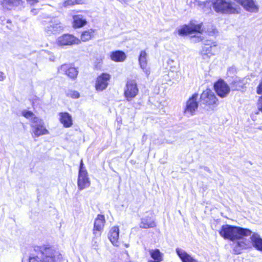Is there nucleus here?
Wrapping results in <instances>:
<instances>
[{
	"instance_id": "ea45409f",
	"label": "nucleus",
	"mask_w": 262,
	"mask_h": 262,
	"mask_svg": "<svg viewBox=\"0 0 262 262\" xmlns=\"http://www.w3.org/2000/svg\"><path fill=\"white\" fill-rule=\"evenodd\" d=\"M7 27L10 28V27L8 26H7Z\"/></svg>"
},
{
	"instance_id": "c85d7f7f",
	"label": "nucleus",
	"mask_w": 262,
	"mask_h": 262,
	"mask_svg": "<svg viewBox=\"0 0 262 262\" xmlns=\"http://www.w3.org/2000/svg\"><path fill=\"white\" fill-rule=\"evenodd\" d=\"M85 2V0H67L64 3V6H73L74 5H79L84 4Z\"/></svg>"
},
{
	"instance_id": "9b49d317",
	"label": "nucleus",
	"mask_w": 262,
	"mask_h": 262,
	"mask_svg": "<svg viewBox=\"0 0 262 262\" xmlns=\"http://www.w3.org/2000/svg\"><path fill=\"white\" fill-rule=\"evenodd\" d=\"M202 25H184L178 29L179 35L184 36L187 34H191L194 32L201 33Z\"/></svg>"
},
{
	"instance_id": "39448f33",
	"label": "nucleus",
	"mask_w": 262,
	"mask_h": 262,
	"mask_svg": "<svg viewBox=\"0 0 262 262\" xmlns=\"http://www.w3.org/2000/svg\"><path fill=\"white\" fill-rule=\"evenodd\" d=\"M31 127L33 137H38L49 134L45 126L43 121L38 117L33 118L31 123Z\"/></svg>"
},
{
	"instance_id": "473e14b6",
	"label": "nucleus",
	"mask_w": 262,
	"mask_h": 262,
	"mask_svg": "<svg viewBox=\"0 0 262 262\" xmlns=\"http://www.w3.org/2000/svg\"><path fill=\"white\" fill-rule=\"evenodd\" d=\"M237 245L239 247L246 249L249 247L250 243L249 242L246 243L244 241V239H243L242 241L237 242Z\"/></svg>"
},
{
	"instance_id": "4c0bfd02",
	"label": "nucleus",
	"mask_w": 262,
	"mask_h": 262,
	"mask_svg": "<svg viewBox=\"0 0 262 262\" xmlns=\"http://www.w3.org/2000/svg\"><path fill=\"white\" fill-rule=\"evenodd\" d=\"M148 262H159V261H155L153 260H149Z\"/></svg>"
},
{
	"instance_id": "c756f323",
	"label": "nucleus",
	"mask_w": 262,
	"mask_h": 262,
	"mask_svg": "<svg viewBox=\"0 0 262 262\" xmlns=\"http://www.w3.org/2000/svg\"><path fill=\"white\" fill-rule=\"evenodd\" d=\"M67 97H71L73 99L78 98L80 96L79 93L74 90H69L66 92Z\"/></svg>"
},
{
	"instance_id": "f8f14e48",
	"label": "nucleus",
	"mask_w": 262,
	"mask_h": 262,
	"mask_svg": "<svg viewBox=\"0 0 262 262\" xmlns=\"http://www.w3.org/2000/svg\"><path fill=\"white\" fill-rule=\"evenodd\" d=\"M214 87L217 95L222 98L226 97L230 91L229 86L223 80L217 81Z\"/></svg>"
},
{
	"instance_id": "20e7f679",
	"label": "nucleus",
	"mask_w": 262,
	"mask_h": 262,
	"mask_svg": "<svg viewBox=\"0 0 262 262\" xmlns=\"http://www.w3.org/2000/svg\"><path fill=\"white\" fill-rule=\"evenodd\" d=\"M213 8L217 12L227 13H238L237 9L228 0H215L212 2Z\"/></svg>"
},
{
	"instance_id": "7ed1b4c3",
	"label": "nucleus",
	"mask_w": 262,
	"mask_h": 262,
	"mask_svg": "<svg viewBox=\"0 0 262 262\" xmlns=\"http://www.w3.org/2000/svg\"><path fill=\"white\" fill-rule=\"evenodd\" d=\"M200 101L202 104L207 107V110H213L217 105V99L214 93L210 89L203 92L200 96Z\"/></svg>"
},
{
	"instance_id": "cd10ccee",
	"label": "nucleus",
	"mask_w": 262,
	"mask_h": 262,
	"mask_svg": "<svg viewBox=\"0 0 262 262\" xmlns=\"http://www.w3.org/2000/svg\"><path fill=\"white\" fill-rule=\"evenodd\" d=\"M138 60L140 66L147 64V54L145 51H142L140 52Z\"/></svg>"
},
{
	"instance_id": "f3484780",
	"label": "nucleus",
	"mask_w": 262,
	"mask_h": 262,
	"mask_svg": "<svg viewBox=\"0 0 262 262\" xmlns=\"http://www.w3.org/2000/svg\"><path fill=\"white\" fill-rule=\"evenodd\" d=\"M176 253L183 262H198L182 249L177 248Z\"/></svg>"
},
{
	"instance_id": "ddd939ff",
	"label": "nucleus",
	"mask_w": 262,
	"mask_h": 262,
	"mask_svg": "<svg viewBox=\"0 0 262 262\" xmlns=\"http://www.w3.org/2000/svg\"><path fill=\"white\" fill-rule=\"evenodd\" d=\"M110 79V75L106 73H102L98 76L95 83V88L98 91H102L106 89Z\"/></svg>"
},
{
	"instance_id": "412c9836",
	"label": "nucleus",
	"mask_w": 262,
	"mask_h": 262,
	"mask_svg": "<svg viewBox=\"0 0 262 262\" xmlns=\"http://www.w3.org/2000/svg\"><path fill=\"white\" fill-rule=\"evenodd\" d=\"M60 122L66 127H69L72 125V116L68 113L59 114Z\"/></svg>"
},
{
	"instance_id": "9d476101",
	"label": "nucleus",
	"mask_w": 262,
	"mask_h": 262,
	"mask_svg": "<svg viewBox=\"0 0 262 262\" xmlns=\"http://www.w3.org/2000/svg\"><path fill=\"white\" fill-rule=\"evenodd\" d=\"M59 73L63 74L72 79L77 78L78 71L72 64L65 63L60 66L58 69Z\"/></svg>"
},
{
	"instance_id": "1a4fd4ad",
	"label": "nucleus",
	"mask_w": 262,
	"mask_h": 262,
	"mask_svg": "<svg viewBox=\"0 0 262 262\" xmlns=\"http://www.w3.org/2000/svg\"><path fill=\"white\" fill-rule=\"evenodd\" d=\"M198 94H193L191 97L187 101L184 113L186 115L192 116L197 110L199 106L198 102Z\"/></svg>"
},
{
	"instance_id": "f704fd0d",
	"label": "nucleus",
	"mask_w": 262,
	"mask_h": 262,
	"mask_svg": "<svg viewBox=\"0 0 262 262\" xmlns=\"http://www.w3.org/2000/svg\"><path fill=\"white\" fill-rule=\"evenodd\" d=\"M5 78V76L3 72H0V81H3Z\"/></svg>"
},
{
	"instance_id": "f257e3e1",
	"label": "nucleus",
	"mask_w": 262,
	"mask_h": 262,
	"mask_svg": "<svg viewBox=\"0 0 262 262\" xmlns=\"http://www.w3.org/2000/svg\"><path fill=\"white\" fill-rule=\"evenodd\" d=\"M36 255L30 256L29 262H50L60 257V252L54 246L43 245L35 248Z\"/></svg>"
},
{
	"instance_id": "aec40b11",
	"label": "nucleus",
	"mask_w": 262,
	"mask_h": 262,
	"mask_svg": "<svg viewBox=\"0 0 262 262\" xmlns=\"http://www.w3.org/2000/svg\"><path fill=\"white\" fill-rule=\"evenodd\" d=\"M252 246L256 249L262 251V238L259 235L254 233L250 237Z\"/></svg>"
},
{
	"instance_id": "58836bf2",
	"label": "nucleus",
	"mask_w": 262,
	"mask_h": 262,
	"mask_svg": "<svg viewBox=\"0 0 262 262\" xmlns=\"http://www.w3.org/2000/svg\"><path fill=\"white\" fill-rule=\"evenodd\" d=\"M7 23H10V20L9 19L7 20Z\"/></svg>"
},
{
	"instance_id": "c9c22d12",
	"label": "nucleus",
	"mask_w": 262,
	"mask_h": 262,
	"mask_svg": "<svg viewBox=\"0 0 262 262\" xmlns=\"http://www.w3.org/2000/svg\"><path fill=\"white\" fill-rule=\"evenodd\" d=\"M6 19L4 17H0V23L2 24V25H5V21Z\"/></svg>"
},
{
	"instance_id": "a211bd4d",
	"label": "nucleus",
	"mask_w": 262,
	"mask_h": 262,
	"mask_svg": "<svg viewBox=\"0 0 262 262\" xmlns=\"http://www.w3.org/2000/svg\"><path fill=\"white\" fill-rule=\"evenodd\" d=\"M119 234V229L118 227H113L109 232L108 238L114 246H118Z\"/></svg>"
},
{
	"instance_id": "393cba45",
	"label": "nucleus",
	"mask_w": 262,
	"mask_h": 262,
	"mask_svg": "<svg viewBox=\"0 0 262 262\" xmlns=\"http://www.w3.org/2000/svg\"><path fill=\"white\" fill-rule=\"evenodd\" d=\"M74 26L76 28L83 27L86 23V20L81 15H76L73 16Z\"/></svg>"
},
{
	"instance_id": "b1692460",
	"label": "nucleus",
	"mask_w": 262,
	"mask_h": 262,
	"mask_svg": "<svg viewBox=\"0 0 262 262\" xmlns=\"http://www.w3.org/2000/svg\"><path fill=\"white\" fill-rule=\"evenodd\" d=\"M149 252L154 261L161 262L163 260V254L159 249H151Z\"/></svg>"
},
{
	"instance_id": "0eeeda50",
	"label": "nucleus",
	"mask_w": 262,
	"mask_h": 262,
	"mask_svg": "<svg viewBox=\"0 0 262 262\" xmlns=\"http://www.w3.org/2000/svg\"><path fill=\"white\" fill-rule=\"evenodd\" d=\"M124 95L127 101H130L138 94L139 89L135 80L129 79L126 82Z\"/></svg>"
},
{
	"instance_id": "a878e982",
	"label": "nucleus",
	"mask_w": 262,
	"mask_h": 262,
	"mask_svg": "<svg viewBox=\"0 0 262 262\" xmlns=\"http://www.w3.org/2000/svg\"><path fill=\"white\" fill-rule=\"evenodd\" d=\"M247 83L246 79H241L238 78H236L232 82L233 88L234 90H239L245 85Z\"/></svg>"
},
{
	"instance_id": "2eb2a0df",
	"label": "nucleus",
	"mask_w": 262,
	"mask_h": 262,
	"mask_svg": "<svg viewBox=\"0 0 262 262\" xmlns=\"http://www.w3.org/2000/svg\"><path fill=\"white\" fill-rule=\"evenodd\" d=\"M205 46L203 48L201 51V54L204 59H207L213 55L212 53V49L213 47H215L216 44L215 42L211 40H206L204 43Z\"/></svg>"
},
{
	"instance_id": "4be33fe9",
	"label": "nucleus",
	"mask_w": 262,
	"mask_h": 262,
	"mask_svg": "<svg viewBox=\"0 0 262 262\" xmlns=\"http://www.w3.org/2000/svg\"><path fill=\"white\" fill-rule=\"evenodd\" d=\"M156 225L155 222L149 217H145L141 219L140 227L144 229L154 228Z\"/></svg>"
},
{
	"instance_id": "2f4dec72",
	"label": "nucleus",
	"mask_w": 262,
	"mask_h": 262,
	"mask_svg": "<svg viewBox=\"0 0 262 262\" xmlns=\"http://www.w3.org/2000/svg\"><path fill=\"white\" fill-rule=\"evenodd\" d=\"M22 115L23 116L26 117L27 119H31V121H32L34 117H36L34 116V114L31 111H24L22 112Z\"/></svg>"
},
{
	"instance_id": "4468645a",
	"label": "nucleus",
	"mask_w": 262,
	"mask_h": 262,
	"mask_svg": "<svg viewBox=\"0 0 262 262\" xmlns=\"http://www.w3.org/2000/svg\"><path fill=\"white\" fill-rule=\"evenodd\" d=\"M63 26L58 20L51 21L45 28L48 34H56L63 30Z\"/></svg>"
},
{
	"instance_id": "bb28decb",
	"label": "nucleus",
	"mask_w": 262,
	"mask_h": 262,
	"mask_svg": "<svg viewBox=\"0 0 262 262\" xmlns=\"http://www.w3.org/2000/svg\"><path fill=\"white\" fill-rule=\"evenodd\" d=\"M94 31L92 30H89L83 32L81 36V39L82 41L89 40L93 36Z\"/></svg>"
},
{
	"instance_id": "7c9ffc66",
	"label": "nucleus",
	"mask_w": 262,
	"mask_h": 262,
	"mask_svg": "<svg viewBox=\"0 0 262 262\" xmlns=\"http://www.w3.org/2000/svg\"><path fill=\"white\" fill-rule=\"evenodd\" d=\"M140 67L144 73L145 74L146 77L148 78L150 74V68L147 67V64L140 65Z\"/></svg>"
},
{
	"instance_id": "423d86ee",
	"label": "nucleus",
	"mask_w": 262,
	"mask_h": 262,
	"mask_svg": "<svg viewBox=\"0 0 262 262\" xmlns=\"http://www.w3.org/2000/svg\"><path fill=\"white\" fill-rule=\"evenodd\" d=\"M82 160H81L79 170V174L78 178V187L80 190L88 188L91 184L90 179L86 170L83 166Z\"/></svg>"
},
{
	"instance_id": "e433bc0d",
	"label": "nucleus",
	"mask_w": 262,
	"mask_h": 262,
	"mask_svg": "<svg viewBox=\"0 0 262 262\" xmlns=\"http://www.w3.org/2000/svg\"><path fill=\"white\" fill-rule=\"evenodd\" d=\"M54 56H53V57H52V58H50V60H52V61H53V60H54Z\"/></svg>"
},
{
	"instance_id": "5701e85b",
	"label": "nucleus",
	"mask_w": 262,
	"mask_h": 262,
	"mask_svg": "<svg viewBox=\"0 0 262 262\" xmlns=\"http://www.w3.org/2000/svg\"><path fill=\"white\" fill-rule=\"evenodd\" d=\"M2 5L4 8L11 9L21 3V0H2Z\"/></svg>"
},
{
	"instance_id": "6ab92c4d",
	"label": "nucleus",
	"mask_w": 262,
	"mask_h": 262,
	"mask_svg": "<svg viewBox=\"0 0 262 262\" xmlns=\"http://www.w3.org/2000/svg\"><path fill=\"white\" fill-rule=\"evenodd\" d=\"M110 58L115 62H123L125 60L126 55L122 51H116L111 53Z\"/></svg>"
},
{
	"instance_id": "f03ea898",
	"label": "nucleus",
	"mask_w": 262,
	"mask_h": 262,
	"mask_svg": "<svg viewBox=\"0 0 262 262\" xmlns=\"http://www.w3.org/2000/svg\"><path fill=\"white\" fill-rule=\"evenodd\" d=\"M251 233L249 229L229 225H223L220 231L221 236L231 241L242 239L244 236L250 235Z\"/></svg>"
},
{
	"instance_id": "6e6552de",
	"label": "nucleus",
	"mask_w": 262,
	"mask_h": 262,
	"mask_svg": "<svg viewBox=\"0 0 262 262\" xmlns=\"http://www.w3.org/2000/svg\"><path fill=\"white\" fill-rule=\"evenodd\" d=\"M56 44L60 47L78 45L80 40L72 35L69 34H63L58 37L56 40Z\"/></svg>"
},
{
	"instance_id": "dca6fc26",
	"label": "nucleus",
	"mask_w": 262,
	"mask_h": 262,
	"mask_svg": "<svg viewBox=\"0 0 262 262\" xmlns=\"http://www.w3.org/2000/svg\"><path fill=\"white\" fill-rule=\"evenodd\" d=\"M105 223L104 215L99 214L96 218L94 222V234L97 235V231H101L103 230Z\"/></svg>"
},
{
	"instance_id": "72a5a7b5",
	"label": "nucleus",
	"mask_w": 262,
	"mask_h": 262,
	"mask_svg": "<svg viewBox=\"0 0 262 262\" xmlns=\"http://www.w3.org/2000/svg\"><path fill=\"white\" fill-rule=\"evenodd\" d=\"M27 2L30 5H33L38 2V0H26Z\"/></svg>"
}]
</instances>
